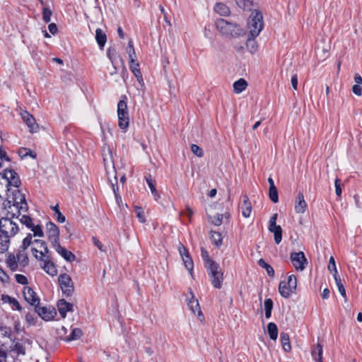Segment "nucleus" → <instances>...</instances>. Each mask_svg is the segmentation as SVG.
I'll return each instance as SVG.
<instances>
[{
    "mask_svg": "<svg viewBox=\"0 0 362 362\" xmlns=\"http://www.w3.org/2000/svg\"><path fill=\"white\" fill-rule=\"evenodd\" d=\"M6 196V199L2 203L3 208L10 207V204L19 206L27 203L25 195L19 189H14L10 194V189L8 188Z\"/></svg>",
    "mask_w": 362,
    "mask_h": 362,
    "instance_id": "obj_6",
    "label": "nucleus"
},
{
    "mask_svg": "<svg viewBox=\"0 0 362 362\" xmlns=\"http://www.w3.org/2000/svg\"><path fill=\"white\" fill-rule=\"evenodd\" d=\"M322 346L319 343L313 348L311 354L315 362H322Z\"/></svg>",
    "mask_w": 362,
    "mask_h": 362,
    "instance_id": "obj_28",
    "label": "nucleus"
},
{
    "mask_svg": "<svg viewBox=\"0 0 362 362\" xmlns=\"http://www.w3.org/2000/svg\"><path fill=\"white\" fill-rule=\"evenodd\" d=\"M247 28L249 30V35L252 38L257 37L264 28L263 16L261 12L254 11L248 18Z\"/></svg>",
    "mask_w": 362,
    "mask_h": 362,
    "instance_id": "obj_2",
    "label": "nucleus"
},
{
    "mask_svg": "<svg viewBox=\"0 0 362 362\" xmlns=\"http://www.w3.org/2000/svg\"><path fill=\"white\" fill-rule=\"evenodd\" d=\"M20 221L23 224L25 225L28 228H30V227H32L33 224V219L30 216L26 215H23L22 218L20 219Z\"/></svg>",
    "mask_w": 362,
    "mask_h": 362,
    "instance_id": "obj_53",
    "label": "nucleus"
},
{
    "mask_svg": "<svg viewBox=\"0 0 362 362\" xmlns=\"http://www.w3.org/2000/svg\"><path fill=\"white\" fill-rule=\"evenodd\" d=\"M127 52L129 54V61H132V59H134V57H136L135 50L132 41H129L128 42Z\"/></svg>",
    "mask_w": 362,
    "mask_h": 362,
    "instance_id": "obj_52",
    "label": "nucleus"
},
{
    "mask_svg": "<svg viewBox=\"0 0 362 362\" xmlns=\"http://www.w3.org/2000/svg\"><path fill=\"white\" fill-rule=\"evenodd\" d=\"M19 231L18 224L9 216L0 218V253L8 250L10 240Z\"/></svg>",
    "mask_w": 362,
    "mask_h": 362,
    "instance_id": "obj_1",
    "label": "nucleus"
},
{
    "mask_svg": "<svg viewBox=\"0 0 362 362\" xmlns=\"http://www.w3.org/2000/svg\"><path fill=\"white\" fill-rule=\"evenodd\" d=\"M178 251H179V253H180L182 259L183 258V257H186L189 256V253L187 248L185 247L183 245V244H182L181 243H179Z\"/></svg>",
    "mask_w": 362,
    "mask_h": 362,
    "instance_id": "obj_54",
    "label": "nucleus"
},
{
    "mask_svg": "<svg viewBox=\"0 0 362 362\" xmlns=\"http://www.w3.org/2000/svg\"><path fill=\"white\" fill-rule=\"evenodd\" d=\"M243 33V30L240 28V25L232 23V26L230 27L228 30V34L227 35H230L233 37H236L238 36L241 35Z\"/></svg>",
    "mask_w": 362,
    "mask_h": 362,
    "instance_id": "obj_34",
    "label": "nucleus"
},
{
    "mask_svg": "<svg viewBox=\"0 0 362 362\" xmlns=\"http://www.w3.org/2000/svg\"><path fill=\"white\" fill-rule=\"evenodd\" d=\"M334 279L335 280V283L337 284V288L340 294L343 297H346V290L345 288L342 284L341 279L339 275L334 276Z\"/></svg>",
    "mask_w": 362,
    "mask_h": 362,
    "instance_id": "obj_39",
    "label": "nucleus"
},
{
    "mask_svg": "<svg viewBox=\"0 0 362 362\" xmlns=\"http://www.w3.org/2000/svg\"><path fill=\"white\" fill-rule=\"evenodd\" d=\"M271 233L274 235V241L276 244H279L282 240V229L280 226H275L274 228H268Z\"/></svg>",
    "mask_w": 362,
    "mask_h": 362,
    "instance_id": "obj_33",
    "label": "nucleus"
},
{
    "mask_svg": "<svg viewBox=\"0 0 362 362\" xmlns=\"http://www.w3.org/2000/svg\"><path fill=\"white\" fill-rule=\"evenodd\" d=\"M182 261L184 262L185 268L189 272H192L194 268V263L192 257L189 256L182 258Z\"/></svg>",
    "mask_w": 362,
    "mask_h": 362,
    "instance_id": "obj_46",
    "label": "nucleus"
},
{
    "mask_svg": "<svg viewBox=\"0 0 362 362\" xmlns=\"http://www.w3.org/2000/svg\"><path fill=\"white\" fill-rule=\"evenodd\" d=\"M191 298H187V305L189 309L191 310L192 313L193 314H196L197 312V317H199V320L201 322H203L204 320V315L200 309V306L198 302V300L195 298L193 293L190 292Z\"/></svg>",
    "mask_w": 362,
    "mask_h": 362,
    "instance_id": "obj_13",
    "label": "nucleus"
},
{
    "mask_svg": "<svg viewBox=\"0 0 362 362\" xmlns=\"http://www.w3.org/2000/svg\"><path fill=\"white\" fill-rule=\"evenodd\" d=\"M10 351L13 352L16 356H24L25 354V348L23 344L16 342L10 346Z\"/></svg>",
    "mask_w": 362,
    "mask_h": 362,
    "instance_id": "obj_32",
    "label": "nucleus"
},
{
    "mask_svg": "<svg viewBox=\"0 0 362 362\" xmlns=\"http://www.w3.org/2000/svg\"><path fill=\"white\" fill-rule=\"evenodd\" d=\"M207 274L212 285L216 288H221L224 279L223 272L217 262H211L206 267Z\"/></svg>",
    "mask_w": 362,
    "mask_h": 362,
    "instance_id": "obj_4",
    "label": "nucleus"
},
{
    "mask_svg": "<svg viewBox=\"0 0 362 362\" xmlns=\"http://www.w3.org/2000/svg\"><path fill=\"white\" fill-rule=\"evenodd\" d=\"M247 83L244 78H240L233 83V90L235 93H240L246 89Z\"/></svg>",
    "mask_w": 362,
    "mask_h": 362,
    "instance_id": "obj_30",
    "label": "nucleus"
},
{
    "mask_svg": "<svg viewBox=\"0 0 362 362\" xmlns=\"http://www.w3.org/2000/svg\"><path fill=\"white\" fill-rule=\"evenodd\" d=\"M210 240L215 246L219 248L223 243L222 235L219 232L213 231L210 232Z\"/></svg>",
    "mask_w": 362,
    "mask_h": 362,
    "instance_id": "obj_29",
    "label": "nucleus"
},
{
    "mask_svg": "<svg viewBox=\"0 0 362 362\" xmlns=\"http://www.w3.org/2000/svg\"><path fill=\"white\" fill-rule=\"evenodd\" d=\"M9 279L7 274L0 267V281L2 282H8Z\"/></svg>",
    "mask_w": 362,
    "mask_h": 362,
    "instance_id": "obj_63",
    "label": "nucleus"
},
{
    "mask_svg": "<svg viewBox=\"0 0 362 362\" xmlns=\"http://www.w3.org/2000/svg\"><path fill=\"white\" fill-rule=\"evenodd\" d=\"M269 197L271 201L273 202L274 203H277L279 202V195L276 187H269Z\"/></svg>",
    "mask_w": 362,
    "mask_h": 362,
    "instance_id": "obj_43",
    "label": "nucleus"
},
{
    "mask_svg": "<svg viewBox=\"0 0 362 362\" xmlns=\"http://www.w3.org/2000/svg\"><path fill=\"white\" fill-rule=\"evenodd\" d=\"M108 180L112 187L115 196H116L117 194H119V189L117 186V177L115 171L113 172V180H112L110 176H108Z\"/></svg>",
    "mask_w": 362,
    "mask_h": 362,
    "instance_id": "obj_44",
    "label": "nucleus"
},
{
    "mask_svg": "<svg viewBox=\"0 0 362 362\" xmlns=\"http://www.w3.org/2000/svg\"><path fill=\"white\" fill-rule=\"evenodd\" d=\"M23 296L25 300L35 308L40 304V298L37 296L36 293L30 287H25L23 289Z\"/></svg>",
    "mask_w": 362,
    "mask_h": 362,
    "instance_id": "obj_15",
    "label": "nucleus"
},
{
    "mask_svg": "<svg viewBox=\"0 0 362 362\" xmlns=\"http://www.w3.org/2000/svg\"><path fill=\"white\" fill-rule=\"evenodd\" d=\"M214 10L216 13L222 16H227L230 13L229 7L223 3H216Z\"/></svg>",
    "mask_w": 362,
    "mask_h": 362,
    "instance_id": "obj_27",
    "label": "nucleus"
},
{
    "mask_svg": "<svg viewBox=\"0 0 362 362\" xmlns=\"http://www.w3.org/2000/svg\"><path fill=\"white\" fill-rule=\"evenodd\" d=\"M216 26L223 35H228L230 27L232 26V23L228 22L223 18L218 19L216 21Z\"/></svg>",
    "mask_w": 362,
    "mask_h": 362,
    "instance_id": "obj_22",
    "label": "nucleus"
},
{
    "mask_svg": "<svg viewBox=\"0 0 362 362\" xmlns=\"http://www.w3.org/2000/svg\"><path fill=\"white\" fill-rule=\"evenodd\" d=\"M56 252L59 254L65 260L72 262L76 259V256L71 251L62 247L59 243L52 245Z\"/></svg>",
    "mask_w": 362,
    "mask_h": 362,
    "instance_id": "obj_16",
    "label": "nucleus"
},
{
    "mask_svg": "<svg viewBox=\"0 0 362 362\" xmlns=\"http://www.w3.org/2000/svg\"><path fill=\"white\" fill-rule=\"evenodd\" d=\"M129 69L135 77L141 74L139 64L136 62L135 59H132V61H130Z\"/></svg>",
    "mask_w": 362,
    "mask_h": 362,
    "instance_id": "obj_38",
    "label": "nucleus"
},
{
    "mask_svg": "<svg viewBox=\"0 0 362 362\" xmlns=\"http://www.w3.org/2000/svg\"><path fill=\"white\" fill-rule=\"evenodd\" d=\"M54 217L59 223H64L66 221L65 216L61 213V211H57L54 214Z\"/></svg>",
    "mask_w": 362,
    "mask_h": 362,
    "instance_id": "obj_62",
    "label": "nucleus"
},
{
    "mask_svg": "<svg viewBox=\"0 0 362 362\" xmlns=\"http://www.w3.org/2000/svg\"><path fill=\"white\" fill-rule=\"evenodd\" d=\"M258 264L260 267H262L266 270L267 274L270 277H273L274 276V270L273 267L267 263L263 259H259Z\"/></svg>",
    "mask_w": 362,
    "mask_h": 362,
    "instance_id": "obj_37",
    "label": "nucleus"
},
{
    "mask_svg": "<svg viewBox=\"0 0 362 362\" xmlns=\"http://www.w3.org/2000/svg\"><path fill=\"white\" fill-rule=\"evenodd\" d=\"M297 286V278L294 274L288 276L287 281H281L279 286V291L281 296L288 298L294 293Z\"/></svg>",
    "mask_w": 362,
    "mask_h": 362,
    "instance_id": "obj_5",
    "label": "nucleus"
},
{
    "mask_svg": "<svg viewBox=\"0 0 362 362\" xmlns=\"http://www.w3.org/2000/svg\"><path fill=\"white\" fill-rule=\"evenodd\" d=\"M11 334V330L8 327H0V336L2 337H9Z\"/></svg>",
    "mask_w": 362,
    "mask_h": 362,
    "instance_id": "obj_57",
    "label": "nucleus"
},
{
    "mask_svg": "<svg viewBox=\"0 0 362 362\" xmlns=\"http://www.w3.org/2000/svg\"><path fill=\"white\" fill-rule=\"evenodd\" d=\"M31 230L33 232V236H38L43 237L44 233L40 226L33 224L32 227H30Z\"/></svg>",
    "mask_w": 362,
    "mask_h": 362,
    "instance_id": "obj_50",
    "label": "nucleus"
},
{
    "mask_svg": "<svg viewBox=\"0 0 362 362\" xmlns=\"http://www.w3.org/2000/svg\"><path fill=\"white\" fill-rule=\"evenodd\" d=\"M328 269L333 274V276L339 275L336 267V263L333 257H331L329 260Z\"/></svg>",
    "mask_w": 362,
    "mask_h": 362,
    "instance_id": "obj_49",
    "label": "nucleus"
},
{
    "mask_svg": "<svg viewBox=\"0 0 362 362\" xmlns=\"http://www.w3.org/2000/svg\"><path fill=\"white\" fill-rule=\"evenodd\" d=\"M20 115L22 119L24 121V122L27 124L28 127L29 128L30 132H36L38 128V125L36 123L34 117L26 110L21 111Z\"/></svg>",
    "mask_w": 362,
    "mask_h": 362,
    "instance_id": "obj_14",
    "label": "nucleus"
},
{
    "mask_svg": "<svg viewBox=\"0 0 362 362\" xmlns=\"http://www.w3.org/2000/svg\"><path fill=\"white\" fill-rule=\"evenodd\" d=\"M9 304L13 307V308H15L18 311H21L22 307L16 298H13Z\"/></svg>",
    "mask_w": 362,
    "mask_h": 362,
    "instance_id": "obj_64",
    "label": "nucleus"
},
{
    "mask_svg": "<svg viewBox=\"0 0 362 362\" xmlns=\"http://www.w3.org/2000/svg\"><path fill=\"white\" fill-rule=\"evenodd\" d=\"M15 279L16 281L20 284L26 285L28 284V279L23 274H16Z\"/></svg>",
    "mask_w": 362,
    "mask_h": 362,
    "instance_id": "obj_55",
    "label": "nucleus"
},
{
    "mask_svg": "<svg viewBox=\"0 0 362 362\" xmlns=\"http://www.w3.org/2000/svg\"><path fill=\"white\" fill-rule=\"evenodd\" d=\"M41 268L49 275L54 276L57 274V269L52 259L42 261Z\"/></svg>",
    "mask_w": 362,
    "mask_h": 362,
    "instance_id": "obj_19",
    "label": "nucleus"
},
{
    "mask_svg": "<svg viewBox=\"0 0 362 362\" xmlns=\"http://www.w3.org/2000/svg\"><path fill=\"white\" fill-rule=\"evenodd\" d=\"M292 87L295 89H298V76L297 74H293L291 79Z\"/></svg>",
    "mask_w": 362,
    "mask_h": 362,
    "instance_id": "obj_60",
    "label": "nucleus"
},
{
    "mask_svg": "<svg viewBox=\"0 0 362 362\" xmlns=\"http://www.w3.org/2000/svg\"><path fill=\"white\" fill-rule=\"evenodd\" d=\"M52 12L49 7H44L42 8V19L45 23H49L51 21Z\"/></svg>",
    "mask_w": 362,
    "mask_h": 362,
    "instance_id": "obj_48",
    "label": "nucleus"
},
{
    "mask_svg": "<svg viewBox=\"0 0 362 362\" xmlns=\"http://www.w3.org/2000/svg\"><path fill=\"white\" fill-rule=\"evenodd\" d=\"M39 247H40V250H38L37 247H32L31 248V252L35 258L40 262L51 259L49 250L46 243H40Z\"/></svg>",
    "mask_w": 362,
    "mask_h": 362,
    "instance_id": "obj_9",
    "label": "nucleus"
},
{
    "mask_svg": "<svg viewBox=\"0 0 362 362\" xmlns=\"http://www.w3.org/2000/svg\"><path fill=\"white\" fill-rule=\"evenodd\" d=\"M57 308L61 316L65 317L67 312L72 311L73 305L64 299H61L57 303Z\"/></svg>",
    "mask_w": 362,
    "mask_h": 362,
    "instance_id": "obj_20",
    "label": "nucleus"
},
{
    "mask_svg": "<svg viewBox=\"0 0 362 362\" xmlns=\"http://www.w3.org/2000/svg\"><path fill=\"white\" fill-rule=\"evenodd\" d=\"M95 40L101 49H103L105 45L107 42V35L100 28H97L95 30Z\"/></svg>",
    "mask_w": 362,
    "mask_h": 362,
    "instance_id": "obj_26",
    "label": "nucleus"
},
{
    "mask_svg": "<svg viewBox=\"0 0 362 362\" xmlns=\"http://www.w3.org/2000/svg\"><path fill=\"white\" fill-rule=\"evenodd\" d=\"M267 330L270 339L276 340L278 337V328L274 322H269L267 325Z\"/></svg>",
    "mask_w": 362,
    "mask_h": 362,
    "instance_id": "obj_35",
    "label": "nucleus"
},
{
    "mask_svg": "<svg viewBox=\"0 0 362 362\" xmlns=\"http://www.w3.org/2000/svg\"><path fill=\"white\" fill-rule=\"evenodd\" d=\"M3 209L7 211L6 216H9L11 218H13L15 217L18 218L21 213L26 212L28 209V203H24L23 205L19 206L10 204V207Z\"/></svg>",
    "mask_w": 362,
    "mask_h": 362,
    "instance_id": "obj_12",
    "label": "nucleus"
},
{
    "mask_svg": "<svg viewBox=\"0 0 362 362\" xmlns=\"http://www.w3.org/2000/svg\"><path fill=\"white\" fill-rule=\"evenodd\" d=\"M246 47L250 52L255 53L257 51L258 45L255 40V38H252V37L249 35L246 42Z\"/></svg>",
    "mask_w": 362,
    "mask_h": 362,
    "instance_id": "obj_36",
    "label": "nucleus"
},
{
    "mask_svg": "<svg viewBox=\"0 0 362 362\" xmlns=\"http://www.w3.org/2000/svg\"><path fill=\"white\" fill-rule=\"evenodd\" d=\"M280 340L282 344L283 349L286 352H289L291 350L290 344L289 335L287 333L282 332L280 335Z\"/></svg>",
    "mask_w": 362,
    "mask_h": 362,
    "instance_id": "obj_31",
    "label": "nucleus"
},
{
    "mask_svg": "<svg viewBox=\"0 0 362 362\" xmlns=\"http://www.w3.org/2000/svg\"><path fill=\"white\" fill-rule=\"evenodd\" d=\"M223 221V214H217L216 216H214L211 220V223L214 224L215 226H220L221 225Z\"/></svg>",
    "mask_w": 362,
    "mask_h": 362,
    "instance_id": "obj_56",
    "label": "nucleus"
},
{
    "mask_svg": "<svg viewBox=\"0 0 362 362\" xmlns=\"http://www.w3.org/2000/svg\"><path fill=\"white\" fill-rule=\"evenodd\" d=\"M48 239L52 245L59 243V228L52 222H49L46 225Z\"/></svg>",
    "mask_w": 362,
    "mask_h": 362,
    "instance_id": "obj_11",
    "label": "nucleus"
},
{
    "mask_svg": "<svg viewBox=\"0 0 362 362\" xmlns=\"http://www.w3.org/2000/svg\"><path fill=\"white\" fill-rule=\"evenodd\" d=\"M201 255L204 262L205 267H206L207 265L211 264V262H216L210 258L207 250L204 247H201Z\"/></svg>",
    "mask_w": 362,
    "mask_h": 362,
    "instance_id": "obj_40",
    "label": "nucleus"
},
{
    "mask_svg": "<svg viewBox=\"0 0 362 362\" xmlns=\"http://www.w3.org/2000/svg\"><path fill=\"white\" fill-rule=\"evenodd\" d=\"M277 216H278V214H274L270 218L269 228H274L275 226H278V225H276V219H277Z\"/></svg>",
    "mask_w": 362,
    "mask_h": 362,
    "instance_id": "obj_61",
    "label": "nucleus"
},
{
    "mask_svg": "<svg viewBox=\"0 0 362 362\" xmlns=\"http://www.w3.org/2000/svg\"><path fill=\"white\" fill-rule=\"evenodd\" d=\"M82 336V331L79 328H74L72 329L70 335L69 336L68 340H76L79 339Z\"/></svg>",
    "mask_w": 362,
    "mask_h": 362,
    "instance_id": "obj_47",
    "label": "nucleus"
},
{
    "mask_svg": "<svg viewBox=\"0 0 362 362\" xmlns=\"http://www.w3.org/2000/svg\"><path fill=\"white\" fill-rule=\"evenodd\" d=\"M17 262L18 267L25 268L29 264V259L25 250H19L16 254Z\"/></svg>",
    "mask_w": 362,
    "mask_h": 362,
    "instance_id": "obj_23",
    "label": "nucleus"
},
{
    "mask_svg": "<svg viewBox=\"0 0 362 362\" xmlns=\"http://www.w3.org/2000/svg\"><path fill=\"white\" fill-rule=\"evenodd\" d=\"M145 180L146 181V183L149 187L151 194H153L154 199L156 200H158L160 198V195L156 188L155 180H153L152 176L150 174L145 176Z\"/></svg>",
    "mask_w": 362,
    "mask_h": 362,
    "instance_id": "obj_25",
    "label": "nucleus"
},
{
    "mask_svg": "<svg viewBox=\"0 0 362 362\" xmlns=\"http://www.w3.org/2000/svg\"><path fill=\"white\" fill-rule=\"evenodd\" d=\"M35 313L41 317L43 320L48 321L54 318L56 313L46 307H40L39 305L35 308Z\"/></svg>",
    "mask_w": 362,
    "mask_h": 362,
    "instance_id": "obj_17",
    "label": "nucleus"
},
{
    "mask_svg": "<svg viewBox=\"0 0 362 362\" xmlns=\"http://www.w3.org/2000/svg\"><path fill=\"white\" fill-rule=\"evenodd\" d=\"M290 259L293 266L300 271H303L305 268V264H308L305 256L303 252H291Z\"/></svg>",
    "mask_w": 362,
    "mask_h": 362,
    "instance_id": "obj_10",
    "label": "nucleus"
},
{
    "mask_svg": "<svg viewBox=\"0 0 362 362\" xmlns=\"http://www.w3.org/2000/svg\"><path fill=\"white\" fill-rule=\"evenodd\" d=\"M191 151L192 152L196 155L199 158H202L204 156V151L203 150L197 145L196 144H192L191 145Z\"/></svg>",
    "mask_w": 362,
    "mask_h": 362,
    "instance_id": "obj_51",
    "label": "nucleus"
},
{
    "mask_svg": "<svg viewBox=\"0 0 362 362\" xmlns=\"http://www.w3.org/2000/svg\"><path fill=\"white\" fill-rule=\"evenodd\" d=\"M31 245H33V235L28 233L27 236L23 240L21 249L25 251V250Z\"/></svg>",
    "mask_w": 362,
    "mask_h": 362,
    "instance_id": "obj_42",
    "label": "nucleus"
},
{
    "mask_svg": "<svg viewBox=\"0 0 362 362\" xmlns=\"http://www.w3.org/2000/svg\"><path fill=\"white\" fill-rule=\"evenodd\" d=\"M60 288L64 295L70 296L74 291V284L71 278L67 274H62L58 277Z\"/></svg>",
    "mask_w": 362,
    "mask_h": 362,
    "instance_id": "obj_7",
    "label": "nucleus"
},
{
    "mask_svg": "<svg viewBox=\"0 0 362 362\" xmlns=\"http://www.w3.org/2000/svg\"><path fill=\"white\" fill-rule=\"evenodd\" d=\"M264 310H272V308H273V301L271 298H267L265 300H264Z\"/></svg>",
    "mask_w": 362,
    "mask_h": 362,
    "instance_id": "obj_58",
    "label": "nucleus"
},
{
    "mask_svg": "<svg viewBox=\"0 0 362 362\" xmlns=\"http://www.w3.org/2000/svg\"><path fill=\"white\" fill-rule=\"evenodd\" d=\"M127 96L122 95L117 104V117L119 120L118 125L124 132H127L129 125V117L127 110Z\"/></svg>",
    "mask_w": 362,
    "mask_h": 362,
    "instance_id": "obj_3",
    "label": "nucleus"
},
{
    "mask_svg": "<svg viewBox=\"0 0 362 362\" xmlns=\"http://www.w3.org/2000/svg\"><path fill=\"white\" fill-rule=\"evenodd\" d=\"M0 176L6 180L7 187L13 186L18 188L21 184V181L18 173L13 170L6 169L4 173H0Z\"/></svg>",
    "mask_w": 362,
    "mask_h": 362,
    "instance_id": "obj_8",
    "label": "nucleus"
},
{
    "mask_svg": "<svg viewBox=\"0 0 362 362\" xmlns=\"http://www.w3.org/2000/svg\"><path fill=\"white\" fill-rule=\"evenodd\" d=\"M352 91L354 93H355L356 95L360 96L362 95V88L360 85L355 84L352 87Z\"/></svg>",
    "mask_w": 362,
    "mask_h": 362,
    "instance_id": "obj_59",
    "label": "nucleus"
},
{
    "mask_svg": "<svg viewBox=\"0 0 362 362\" xmlns=\"http://www.w3.org/2000/svg\"><path fill=\"white\" fill-rule=\"evenodd\" d=\"M117 55V51L115 48L110 47L107 49V56L114 66H115Z\"/></svg>",
    "mask_w": 362,
    "mask_h": 362,
    "instance_id": "obj_41",
    "label": "nucleus"
},
{
    "mask_svg": "<svg viewBox=\"0 0 362 362\" xmlns=\"http://www.w3.org/2000/svg\"><path fill=\"white\" fill-rule=\"evenodd\" d=\"M134 211L136 214V217L141 223H145L146 218L144 214V211L141 206H136L134 207Z\"/></svg>",
    "mask_w": 362,
    "mask_h": 362,
    "instance_id": "obj_45",
    "label": "nucleus"
},
{
    "mask_svg": "<svg viewBox=\"0 0 362 362\" xmlns=\"http://www.w3.org/2000/svg\"><path fill=\"white\" fill-rule=\"evenodd\" d=\"M242 214L244 217H250L252 212V206L249 197L247 194L243 196V200L241 204Z\"/></svg>",
    "mask_w": 362,
    "mask_h": 362,
    "instance_id": "obj_21",
    "label": "nucleus"
},
{
    "mask_svg": "<svg viewBox=\"0 0 362 362\" xmlns=\"http://www.w3.org/2000/svg\"><path fill=\"white\" fill-rule=\"evenodd\" d=\"M7 267L12 271L16 272L18 270V264L17 262L16 255L13 253L8 254L6 259Z\"/></svg>",
    "mask_w": 362,
    "mask_h": 362,
    "instance_id": "obj_24",
    "label": "nucleus"
},
{
    "mask_svg": "<svg viewBox=\"0 0 362 362\" xmlns=\"http://www.w3.org/2000/svg\"><path fill=\"white\" fill-rule=\"evenodd\" d=\"M307 209V204L305 201L303 193L299 192L296 199L295 211L298 214H303Z\"/></svg>",
    "mask_w": 362,
    "mask_h": 362,
    "instance_id": "obj_18",
    "label": "nucleus"
}]
</instances>
